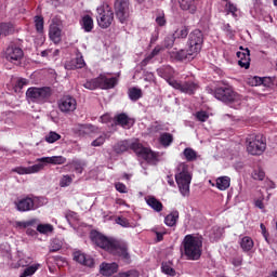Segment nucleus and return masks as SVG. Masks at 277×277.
Here are the masks:
<instances>
[{"label":"nucleus","instance_id":"nucleus-13","mask_svg":"<svg viewBox=\"0 0 277 277\" xmlns=\"http://www.w3.org/2000/svg\"><path fill=\"white\" fill-rule=\"evenodd\" d=\"M24 55L23 49L14 44L9 45L4 52L6 62H10L11 64H19Z\"/></svg>","mask_w":277,"mask_h":277},{"label":"nucleus","instance_id":"nucleus-34","mask_svg":"<svg viewBox=\"0 0 277 277\" xmlns=\"http://www.w3.org/2000/svg\"><path fill=\"white\" fill-rule=\"evenodd\" d=\"M44 140H45V142H48V144H55V142L62 140V135H60L57 132L50 131L45 135Z\"/></svg>","mask_w":277,"mask_h":277},{"label":"nucleus","instance_id":"nucleus-55","mask_svg":"<svg viewBox=\"0 0 277 277\" xmlns=\"http://www.w3.org/2000/svg\"><path fill=\"white\" fill-rule=\"evenodd\" d=\"M115 187H116L117 192H119L120 194H127V192H128L127 190V185H124L120 182L116 183Z\"/></svg>","mask_w":277,"mask_h":277},{"label":"nucleus","instance_id":"nucleus-7","mask_svg":"<svg viewBox=\"0 0 277 277\" xmlns=\"http://www.w3.org/2000/svg\"><path fill=\"white\" fill-rule=\"evenodd\" d=\"M118 84V79L116 77L107 78L105 75H100L97 78L88 80L83 83V88L87 90H96L101 88V90H111V88H116Z\"/></svg>","mask_w":277,"mask_h":277},{"label":"nucleus","instance_id":"nucleus-3","mask_svg":"<svg viewBox=\"0 0 277 277\" xmlns=\"http://www.w3.org/2000/svg\"><path fill=\"white\" fill-rule=\"evenodd\" d=\"M184 255L188 261H198L202 256V239L194 235H186L183 240Z\"/></svg>","mask_w":277,"mask_h":277},{"label":"nucleus","instance_id":"nucleus-42","mask_svg":"<svg viewBox=\"0 0 277 277\" xmlns=\"http://www.w3.org/2000/svg\"><path fill=\"white\" fill-rule=\"evenodd\" d=\"M247 83L251 87L263 85V78L259 76H251L248 78Z\"/></svg>","mask_w":277,"mask_h":277},{"label":"nucleus","instance_id":"nucleus-58","mask_svg":"<svg viewBox=\"0 0 277 277\" xmlns=\"http://www.w3.org/2000/svg\"><path fill=\"white\" fill-rule=\"evenodd\" d=\"M151 133H159V131H163V127L159 123L151 126L150 128Z\"/></svg>","mask_w":277,"mask_h":277},{"label":"nucleus","instance_id":"nucleus-54","mask_svg":"<svg viewBox=\"0 0 277 277\" xmlns=\"http://www.w3.org/2000/svg\"><path fill=\"white\" fill-rule=\"evenodd\" d=\"M117 224H119V226H122L123 228H130L131 227V223H129V220L124 219V217H118L116 220Z\"/></svg>","mask_w":277,"mask_h":277},{"label":"nucleus","instance_id":"nucleus-24","mask_svg":"<svg viewBox=\"0 0 277 277\" xmlns=\"http://www.w3.org/2000/svg\"><path fill=\"white\" fill-rule=\"evenodd\" d=\"M145 202L148 205V207L156 211V213H161V211H163V203H161V201L154 196L145 197Z\"/></svg>","mask_w":277,"mask_h":277},{"label":"nucleus","instance_id":"nucleus-32","mask_svg":"<svg viewBox=\"0 0 277 277\" xmlns=\"http://www.w3.org/2000/svg\"><path fill=\"white\" fill-rule=\"evenodd\" d=\"M183 155L186 161H196V159H198V153L194 150L192 147L185 148Z\"/></svg>","mask_w":277,"mask_h":277},{"label":"nucleus","instance_id":"nucleus-50","mask_svg":"<svg viewBox=\"0 0 277 277\" xmlns=\"http://www.w3.org/2000/svg\"><path fill=\"white\" fill-rule=\"evenodd\" d=\"M151 230L155 233L157 241H163V235L167 234L166 228L154 227Z\"/></svg>","mask_w":277,"mask_h":277},{"label":"nucleus","instance_id":"nucleus-10","mask_svg":"<svg viewBox=\"0 0 277 277\" xmlns=\"http://www.w3.org/2000/svg\"><path fill=\"white\" fill-rule=\"evenodd\" d=\"M114 23V11L109 5H102L97 8V24L102 29L111 27Z\"/></svg>","mask_w":277,"mask_h":277},{"label":"nucleus","instance_id":"nucleus-9","mask_svg":"<svg viewBox=\"0 0 277 277\" xmlns=\"http://www.w3.org/2000/svg\"><path fill=\"white\" fill-rule=\"evenodd\" d=\"M205 42V37L200 29L193 30L188 36L187 47L188 55L196 56L200 51H202V43Z\"/></svg>","mask_w":277,"mask_h":277},{"label":"nucleus","instance_id":"nucleus-27","mask_svg":"<svg viewBox=\"0 0 277 277\" xmlns=\"http://www.w3.org/2000/svg\"><path fill=\"white\" fill-rule=\"evenodd\" d=\"M215 187L221 192H226L230 187V177L221 176L216 179Z\"/></svg>","mask_w":277,"mask_h":277},{"label":"nucleus","instance_id":"nucleus-43","mask_svg":"<svg viewBox=\"0 0 277 277\" xmlns=\"http://www.w3.org/2000/svg\"><path fill=\"white\" fill-rule=\"evenodd\" d=\"M173 36L174 38H187V36H189V28H187L186 26H183L177 30H175Z\"/></svg>","mask_w":277,"mask_h":277},{"label":"nucleus","instance_id":"nucleus-36","mask_svg":"<svg viewBox=\"0 0 277 277\" xmlns=\"http://www.w3.org/2000/svg\"><path fill=\"white\" fill-rule=\"evenodd\" d=\"M161 272H162V274H166L167 276H176V271H174L172 268V265L168 262L162 263Z\"/></svg>","mask_w":277,"mask_h":277},{"label":"nucleus","instance_id":"nucleus-19","mask_svg":"<svg viewBox=\"0 0 277 277\" xmlns=\"http://www.w3.org/2000/svg\"><path fill=\"white\" fill-rule=\"evenodd\" d=\"M15 207L17 211L21 212L34 211V201L31 200V197L18 199L17 201H15Z\"/></svg>","mask_w":277,"mask_h":277},{"label":"nucleus","instance_id":"nucleus-17","mask_svg":"<svg viewBox=\"0 0 277 277\" xmlns=\"http://www.w3.org/2000/svg\"><path fill=\"white\" fill-rule=\"evenodd\" d=\"M74 260L85 267H94V259H92L90 255H85V253L81 251L74 252Z\"/></svg>","mask_w":277,"mask_h":277},{"label":"nucleus","instance_id":"nucleus-23","mask_svg":"<svg viewBox=\"0 0 277 277\" xmlns=\"http://www.w3.org/2000/svg\"><path fill=\"white\" fill-rule=\"evenodd\" d=\"M50 40L54 42V44H60L62 42V29L57 24H52L50 26V31H49Z\"/></svg>","mask_w":277,"mask_h":277},{"label":"nucleus","instance_id":"nucleus-12","mask_svg":"<svg viewBox=\"0 0 277 277\" xmlns=\"http://www.w3.org/2000/svg\"><path fill=\"white\" fill-rule=\"evenodd\" d=\"M169 85H171V88H174V90H179L183 94L189 95L195 94L196 90H198V83L194 81L181 82L175 79H169Z\"/></svg>","mask_w":277,"mask_h":277},{"label":"nucleus","instance_id":"nucleus-11","mask_svg":"<svg viewBox=\"0 0 277 277\" xmlns=\"http://www.w3.org/2000/svg\"><path fill=\"white\" fill-rule=\"evenodd\" d=\"M134 153L137 155V157H141L142 159H145L147 163H157V159L159 155L155 151H151L150 148L144 147L142 143H134L133 145Z\"/></svg>","mask_w":277,"mask_h":277},{"label":"nucleus","instance_id":"nucleus-4","mask_svg":"<svg viewBox=\"0 0 277 277\" xmlns=\"http://www.w3.org/2000/svg\"><path fill=\"white\" fill-rule=\"evenodd\" d=\"M214 96L217 98V101L229 103L234 109H239V107H241V105H243L246 102L241 95L233 91V87L230 85L219 87L214 92Z\"/></svg>","mask_w":277,"mask_h":277},{"label":"nucleus","instance_id":"nucleus-25","mask_svg":"<svg viewBox=\"0 0 277 277\" xmlns=\"http://www.w3.org/2000/svg\"><path fill=\"white\" fill-rule=\"evenodd\" d=\"M242 252H250L254 248V240L250 236H243L239 241Z\"/></svg>","mask_w":277,"mask_h":277},{"label":"nucleus","instance_id":"nucleus-35","mask_svg":"<svg viewBox=\"0 0 277 277\" xmlns=\"http://www.w3.org/2000/svg\"><path fill=\"white\" fill-rule=\"evenodd\" d=\"M34 224H36V219H31L29 221H16L15 222V228H29L31 226H34Z\"/></svg>","mask_w":277,"mask_h":277},{"label":"nucleus","instance_id":"nucleus-1","mask_svg":"<svg viewBox=\"0 0 277 277\" xmlns=\"http://www.w3.org/2000/svg\"><path fill=\"white\" fill-rule=\"evenodd\" d=\"M91 239L98 246V248L106 250V252H109L115 256H120V259H123L124 261H129L131 259L129 255L127 242H122L114 238H107L100 233H93L91 235Z\"/></svg>","mask_w":277,"mask_h":277},{"label":"nucleus","instance_id":"nucleus-18","mask_svg":"<svg viewBox=\"0 0 277 277\" xmlns=\"http://www.w3.org/2000/svg\"><path fill=\"white\" fill-rule=\"evenodd\" d=\"M84 66L85 61L83 60V56L81 54H78L77 57L65 63L66 70H77L79 68H84Z\"/></svg>","mask_w":277,"mask_h":277},{"label":"nucleus","instance_id":"nucleus-48","mask_svg":"<svg viewBox=\"0 0 277 277\" xmlns=\"http://www.w3.org/2000/svg\"><path fill=\"white\" fill-rule=\"evenodd\" d=\"M0 29L2 31V36H10V34L14 31V27H12V24H0Z\"/></svg>","mask_w":277,"mask_h":277},{"label":"nucleus","instance_id":"nucleus-41","mask_svg":"<svg viewBox=\"0 0 277 277\" xmlns=\"http://www.w3.org/2000/svg\"><path fill=\"white\" fill-rule=\"evenodd\" d=\"M38 233H41V235H47L49 233H53V225L51 224H39L37 226Z\"/></svg>","mask_w":277,"mask_h":277},{"label":"nucleus","instance_id":"nucleus-26","mask_svg":"<svg viewBox=\"0 0 277 277\" xmlns=\"http://www.w3.org/2000/svg\"><path fill=\"white\" fill-rule=\"evenodd\" d=\"M159 77L166 79L167 83H170V79H174V69L170 66L162 67L157 70Z\"/></svg>","mask_w":277,"mask_h":277},{"label":"nucleus","instance_id":"nucleus-49","mask_svg":"<svg viewBox=\"0 0 277 277\" xmlns=\"http://www.w3.org/2000/svg\"><path fill=\"white\" fill-rule=\"evenodd\" d=\"M44 200L45 199L42 197H32V211H35V209H39V207H42L44 205Z\"/></svg>","mask_w":277,"mask_h":277},{"label":"nucleus","instance_id":"nucleus-63","mask_svg":"<svg viewBox=\"0 0 277 277\" xmlns=\"http://www.w3.org/2000/svg\"><path fill=\"white\" fill-rule=\"evenodd\" d=\"M260 228H261V230H262V235H263V237L265 238V239H267V237H269V234H267V228L265 227V224H261L260 225Z\"/></svg>","mask_w":277,"mask_h":277},{"label":"nucleus","instance_id":"nucleus-38","mask_svg":"<svg viewBox=\"0 0 277 277\" xmlns=\"http://www.w3.org/2000/svg\"><path fill=\"white\" fill-rule=\"evenodd\" d=\"M129 98H131L132 101H140V97L142 96V89H137V88H131L129 89Z\"/></svg>","mask_w":277,"mask_h":277},{"label":"nucleus","instance_id":"nucleus-56","mask_svg":"<svg viewBox=\"0 0 277 277\" xmlns=\"http://www.w3.org/2000/svg\"><path fill=\"white\" fill-rule=\"evenodd\" d=\"M17 88H25V85H29V80L25 79V78H21L17 80V83H16Z\"/></svg>","mask_w":277,"mask_h":277},{"label":"nucleus","instance_id":"nucleus-47","mask_svg":"<svg viewBox=\"0 0 277 277\" xmlns=\"http://www.w3.org/2000/svg\"><path fill=\"white\" fill-rule=\"evenodd\" d=\"M251 176L254 181H263L265 179V172L261 169H255L251 173Z\"/></svg>","mask_w":277,"mask_h":277},{"label":"nucleus","instance_id":"nucleus-44","mask_svg":"<svg viewBox=\"0 0 277 277\" xmlns=\"http://www.w3.org/2000/svg\"><path fill=\"white\" fill-rule=\"evenodd\" d=\"M35 27L39 34L44 29V18L42 16H35Z\"/></svg>","mask_w":277,"mask_h":277},{"label":"nucleus","instance_id":"nucleus-40","mask_svg":"<svg viewBox=\"0 0 277 277\" xmlns=\"http://www.w3.org/2000/svg\"><path fill=\"white\" fill-rule=\"evenodd\" d=\"M194 55L189 54V48H187V51L185 50H180L176 53V60H180L181 62H183V60H194Z\"/></svg>","mask_w":277,"mask_h":277},{"label":"nucleus","instance_id":"nucleus-28","mask_svg":"<svg viewBox=\"0 0 277 277\" xmlns=\"http://www.w3.org/2000/svg\"><path fill=\"white\" fill-rule=\"evenodd\" d=\"M80 25L84 31L90 32L94 29V19L90 15H84L80 22Z\"/></svg>","mask_w":277,"mask_h":277},{"label":"nucleus","instance_id":"nucleus-16","mask_svg":"<svg viewBox=\"0 0 277 277\" xmlns=\"http://www.w3.org/2000/svg\"><path fill=\"white\" fill-rule=\"evenodd\" d=\"M134 144H140V140L134 138L132 141H121L114 146V150L117 155H122V153H127L129 149L135 153V148L133 147Z\"/></svg>","mask_w":277,"mask_h":277},{"label":"nucleus","instance_id":"nucleus-64","mask_svg":"<svg viewBox=\"0 0 277 277\" xmlns=\"http://www.w3.org/2000/svg\"><path fill=\"white\" fill-rule=\"evenodd\" d=\"M127 277H140V273L137 271H128L126 272Z\"/></svg>","mask_w":277,"mask_h":277},{"label":"nucleus","instance_id":"nucleus-53","mask_svg":"<svg viewBox=\"0 0 277 277\" xmlns=\"http://www.w3.org/2000/svg\"><path fill=\"white\" fill-rule=\"evenodd\" d=\"M196 118L199 122H207L209 120V114L207 111H198Z\"/></svg>","mask_w":277,"mask_h":277},{"label":"nucleus","instance_id":"nucleus-2","mask_svg":"<svg viewBox=\"0 0 277 277\" xmlns=\"http://www.w3.org/2000/svg\"><path fill=\"white\" fill-rule=\"evenodd\" d=\"M37 161H39V163L31 167L14 168L12 172H16L17 174H37V172L44 170L47 163H52V166H63V163H66V158L63 156H52L38 158Z\"/></svg>","mask_w":277,"mask_h":277},{"label":"nucleus","instance_id":"nucleus-14","mask_svg":"<svg viewBox=\"0 0 277 277\" xmlns=\"http://www.w3.org/2000/svg\"><path fill=\"white\" fill-rule=\"evenodd\" d=\"M58 109L62 114H72L77 109V100L70 95L63 96L58 101Z\"/></svg>","mask_w":277,"mask_h":277},{"label":"nucleus","instance_id":"nucleus-15","mask_svg":"<svg viewBox=\"0 0 277 277\" xmlns=\"http://www.w3.org/2000/svg\"><path fill=\"white\" fill-rule=\"evenodd\" d=\"M115 11L120 23H124L129 18V0H116Z\"/></svg>","mask_w":277,"mask_h":277},{"label":"nucleus","instance_id":"nucleus-8","mask_svg":"<svg viewBox=\"0 0 277 277\" xmlns=\"http://www.w3.org/2000/svg\"><path fill=\"white\" fill-rule=\"evenodd\" d=\"M26 97L31 103H37L38 105H44L51 98V88L49 87H31L26 91Z\"/></svg>","mask_w":277,"mask_h":277},{"label":"nucleus","instance_id":"nucleus-59","mask_svg":"<svg viewBox=\"0 0 277 277\" xmlns=\"http://www.w3.org/2000/svg\"><path fill=\"white\" fill-rule=\"evenodd\" d=\"M161 51H166L163 45H156L151 53L157 57V55H159Z\"/></svg>","mask_w":277,"mask_h":277},{"label":"nucleus","instance_id":"nucleus-60","mask_svg":"<svg viewBox=\"0 0 277 277\" xmlns=\"http://www.w3.org/2000/svg\"><path fill=\"white\" fill-rule=\"evenodd\" d=\"M154 57H156V56L153 54V52H151L150 54H148V55L143 60V62H142L143 66H146V65L150 62V60H153Z\"/></svg>","mask_w":277,"mask_h":277},{"label":"nucleus","instance_id":"nucleus-52","mask_svg":"<svg viewBox=\"0 0 277 277\" xmlns=\"http://www.w3.org/2000/svg\"><path fill=\"white\" fill-rule=\"evenodd\" d=\"M174 36H168L163 40V49H172L174 47Z\"/></svg>","mask_w":277,"mask_h":277},{"label":"nucleus","instance_id":"nucleus-57","mask_svg":"<svg viewBox=\"0 0 277 277\" xmlns=\"http://www.w3.org/2000/svg\"><path fill=\"white\" fill-rule=\"evenodd\" d=\"M156 23L157 25H159V27H163V25H166V17L163 16V14H160L156 17Z\"/></svg>","mask_w":277,"mask_h":277},{"label":"nucleus","instance_id":"nucleus-5","mask_svg":"<svg viewBox=\"0 0 277 277\" xmlns=\"http://www.w3.org/2000/svg\"><path fill=\"white\" fill-rule=\"evenodd\" d=\"M175 181L182 196H189V185H192V171L189 164L181 162L176 168Z\"/></svg>","mask_w":277,"mask_h":277},{"label":"nucleus","instance_id":"nucleus-22","mask_svg":"<svg viewBox=\"0 0 277 277\" xmlns=\"http://www.w3.org/2000/svg\"><path fill=\"white\" fill-rule=\"evenodd\" d=\"M118 272V264L117 263H102L100 265V273L102 276H111Z\"/></svg>","mask_w":277,"mask_h":277},{"label":"nucleus","instance_id":"nucleus-21","mask_svg":"<svg viewBox=\"0 0 277 277\" xmlns=\"http://www.w3.org/2000/svg\"><path fill=\"white\" fill-rule=\"evenodd\" d=\"M237 57H238V65L241 68H250V50L245 49L242 52H237Z\"/></svg>","mask_w":277,"mask_h":277},{"label":"nucleus","instance_id":"nucleus-37","mask_svg":"<svg viewBox=\"0 0 277 277\" xmlns=\"http://www.w3.org/2000/svg\"><path fill=\"white\" fill-rule=\"evenodd\" d=\"M80 131L85 135H92V133H98V128L93 124H84L80 127Z\"/></svg>","mask_w":277,"mask_h":277},{"label":"nucleus","instance_id":"nucleus-30","mask_svg":"<svg viewBox=\"0 0 277 277\" xmlns=\"http://www.w3.org/2000/svg\"><path fill=\"white\" fill-rule=\"evenodd\" d=\"M179 221V211H173L164 217V224L167 226H176V222Z\"/></svg>","mask_w":277,"mask_h":277},{"label":"nucleus","instance_id":"nucleus-31","mask_svg":"<svg viewBox=\"0 0 277 277\" xmlns=\"http://www.w3.org/2000/svg\"><path fill=\"white\" fill-rule=\"evenodd\" d=\"M159 142L162 146L168 148V146H170V144H172V142H174V137L172 136V134L164 132V133L160 134Z\"/></svg>","mask_w":277,"mask_h":277},{"label":"nucleus","instance_id":"nucleus-46","mask_svg":"<svg viewBox=\"0 0 277 277\" xmlns=\"http://www.w3.org/2000/svg\"><path fill=\"white\" fill-rule=\"evenodd\" d=\"M106 140H107V134L104 133V134L100 135L97 138H95L91 143V146H94V147L103 146V144H105Z\"/></svg>","mask_w":277,"mask_h":277},{"label":"nucleus","instance_id":"nucleus-61","mask_svg":"<svg viewBox=\"0 0 277 277\" xmlns=\"http://www.w3.org/2000/svg\"><path fill=\"white\" fill-rule=\"evenodd\" d=\"M61 248H62V245L52 242L50 252H57V250H60Z\"/></svg>","mask_w":277,"mask_h":277},{"label":"nucleus","instance_id":"nucleus-45","mask_svg":"<svg viewBox=\"0 0 277 277\" xmlns=\"http://www.w3.org/2000/svg\"><path fill=\"white\" fill-rule=\"evenodd\" d=\"M225 10L227 12V14H232V16H234V18H237V6L235 4H233L232 2H227L225 5Z\"/></svg>","mask_w":277,"mask_h":277},{"label":"nucleus","instance_id":"nucleus-20","mask_svg":"<svg viewBox=\"0 0 277 277\" xmlns=\"http://www.w3.org/2000/svg\"><path fill=\"white\" fill-rule=\"evenodd\" d=\"M117 124H120L123 129H131L135 124V120L129 117L127 114L122 113L116 116Z\"/></svg>","mask_w":277,"mask_h":277},{"label":"nucleus","instance_id":"nucleus-29","mask_svg":"<svg viewBox=\"0 0 277 277\" xmlns=\"http://www.w3.org/2000/svg\"><path fill=\"white\" fill-rule=\"evenodd\" d=\"M180 8L194 14L196 12V0H180Z\"/></svg>","mask_w":277,"mask_h":277},{"label":"nucleus","instance_id":"nucleus-51","mask_svg":"<svg viewBox=\"0 0 277 277\" xmlns=\"http://www.w3.org/2000/svg\"><path fill=\"white\" fill-rule=\"evenodd\" d=\"M83 162L79 160H74L71 162V167L74 168L75 172H78V174H81L83 172Z\"/></svg>","mask_w":277,"mask_h":277},{"label":"nucleus","instance_id":"nucleus-6","mask_svg":"<svg viewBox=\"0 0 277 277\" xmlns=\"http://www.w3.org/2000/svg\"><path fill=\"white\" fill-rule=\"evenodd\" d=\"M246 148L249 155H263L265 148H267V143L262 134H250L246 138Z\"/></svg>","mask_w":277,"mask_h":277},{"label":"nucleus","instance_id":"nucleus-39","mask_svg":"<svg viewBox=\"0 0 277 277\" xmlns=\"http://www.w3.org/2000/svg\"><path fill=\"white\" fill-rule=\"evenodd\" d=\"M75 180V174L72 175H63L60 180V187H68L72 184Z\"/></svg>","mask_w":277,"mask_h":277},{"label":"nucleus","instance_id":"nucleus-62","mask_svg":"<svg viewBox=\"0 0 277 277\" xmlns=\"http://www.w3.org/2000/svg\"><path fill=\"white\" fill-rule=\"evenodd\" d=\"M262 85H265V88H269V85H272V79L267 77L262 78Z\"/></svg>","mask_w":277,"mask_h":277},{"label":"nucleus","instance_id":"nucleus-33","mask_svg":"<svg viewBox=\"0 0 277 277\" xmlns=\"http://www.w3.org/2000/svg\"><path fill=\"white\" fill-rule=\"evenodd\" d=\"M40 268V264H34L24 269V272L19 275V277H28L34 276L36 272Z\"/></svg>","mask_w":277,"mask_h":277}]
</instances>
